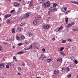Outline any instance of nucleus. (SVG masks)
<instances>
[{
  "label": "nucleus",
  "mask_w": 78,
  "mask_h": 78,
  "mask_svg": "<svg viewBox=\"0 0 78 78\" xmlns=\"http://www.w3.org/2000/svg\"><path fill=\"white\" fill-rule=\"evenodd\" d=\"M50 5H51V3L49 1H48L46 3H44L42 5L43 6H44V8H47L49 6H50Z\"/></svg>",
  "instance_id": "1"
},
{
  "label": "nucleus",
  "mask_w": 78,
  "mask_h": 78,
  "mask_svg": "<svg viewBox=\"0 0 78 78\" xmlns=\"http://www.w3.org/2000/svg\"><path fill=\"white\" fill-rule=\"evenodd\" d=\"M30 15H31V14L29 12L26 13V14H24L23 16L24 19H25V18L28 17L29 16H30Z\"/></svg>",
  "instance_id": "2"
},
{
  "label": "nucleus",
  "mask_w": 78,
  "mask_h": 78,
  "mask_svg": "<svg viewBox=\"0 0 78 78\" xmlns=\"http://www.w3.org/2000/svg\"><path fill=\"white\" fill-rule=\"evenodd\" d=\"M48 9L50 11H52V12H53L56 11V8L54 7H50Z\"/></svg>",
  "instance_id": "3"
},
{
  "label": "nucleus",
  "mask_w": 78,
  "mask_h": 78,
  "mask_svg": "<svg viewBox=\"0 0 78 78\" xmlns=\"http://www.w3.org/2000/svg\"><path fill=\"white\" fill-rule=\"evenodd\" d=\"M75 24V23L74 22H72L71 23L67 25V26L66 27V28H69V27H70L72 25H73V24Z\"/></svg>",
  "instance_id": "4"
},
{
  "label": "nucleus",
  "mask_w": 78,
  "mask_h": 78,
  "mask_svg": "<svg viewBox=\"0 0 78 78\" xmlns=\"http://www.w3.org/2000/svg\"><path fill=\"white\" fill-rule=\"evenodd\" d=\"M36 45V43H33L30 45L29 49H31L33 47H34Z\"/></svg>",
  "instance_id": "5"
},
{
  "label": "nucleus",
  "mask_w": 78,
  "mask_h": 78,
  "mask_svg": "<svg viewBox=\"0 0 78 78\" xmlns=\"http://www.w3.org/2000/svg\"><path fill=\"white\" fill-rule=\"evenodd\" d=\"M42 26L43 27V28L46 29H48V28H49V27H50V26H49L46 25H42Z\"/></svg>",
  "instance_id": "6"
},
{
  "label": "nucleus",
  "mask_w": 78,
  "mask_h": 78,
  "mask_svg": "<svg viewBox=\"0 0 78 78\" xmlns=\"http://www.w3.org/2000/svg\"><path fill=\"white\" fill-rule=\"evenodd\" d=\"M63 28L61 26L60 28H57L55 29V31L57 32H58V31H59L60 30H62Z\"/></svg>",
  "instance_id": "7"
},
{
  "label": "nucleus",
  "mask_w": 78,
  "mask_h": 78,
  "mask_svg": "<svg viewBox=\"0 0 78 78\" xmlns=\"http://www.w3.org/2000/svg\"><path fill=\"white\" fill-rule=\"evenodd\" d=\"M26 35L27 36H28V37H31L33 36V34L32 33L28 32L26 34Z\"/></svg>",
  "instance_id": "8"
},
{
  "label": "nucleus",
  "mask_w": 78,
  "mask_h": 78,
  "mask_svg": "<svg viewBox=\"0 0 78 78\" xmlns=\"http://www.w3.org/2000/svg\"><path fill=\"white\" fill-rule=\"evenodd\" d=\"M52 59L51 58H49L48 59H47L44 61L45 62H50L51 60H52Z\"/></svg>",
  "instance_id": "9"
},
{
  "label": "nucleus",
  "mask_w": 78,
  "mask_h": 78,
  "mask_svg": "<svg viewBox=\"0 0 78 78\" xmlns=\"http://www.w3.org/2000/svg\"><path fill=\"white\" fill-rule=\"evenodd\" d=\"M58 73H59V71H54V74H55V75H54L53 76H58L57 75H58Z\"/></svg>",
  "instance_id": "10"
},
{
  "label": "nucleus",
  "mask_w": 78,
  "mask_h": 78,
  "mask_svg": "<svg viewBox=\"0 0 78 78\" xmlns=\"http://www.w3.org/2000/svg\"><path fill=\"white\" fill-rule=\"evenodd\" d=\"M67 8H62L61 9V10L62 12H66Z\"/></svg>",
  "instance_id": "11"
},
{
  "label": "nucleus",
  "mask_w": 78,
  "mask_h": 78,
  "mask_svg": "<svg viewBox=\"0 0 78 78\" xmlns=\"http://www.w3.org/2000/svg\"><path fill=\"white\" fill-rule=\"evenodd\" d=\"M22 11V9L21 8H19L17 12V14H20V12Z\"/></svg>",
  "instance_id": "12"
},
{
  "label": "nucleus",
  "mask_w": 78,
  "mask_h": 78,
  "mask_svg": "<svg viewBox=\"0 0 78 78\" xmlns=\"http://www.w3.org/2000/svg\"><path fill=\"white\" fill-rule=\"evenodd\" d=\"M33 0H31L30 3L29 4V6L31 7L33 6Z\"/></svg>",
  "instance_id": "13"
},
{
  "label": "nucleus",
  "mask_w": 78,
  "mask_h": 78,
  "mask_svg": "<svg viewBox=\"0 0 78 78\" xmlns=\"http://www.w3.org/2000/svg\"><path fill=\"white\" fill-rule=\"evenodd\" d=\"M57 61H59V62H62V58H58L57 60Z\"/></svg>",
  "instance_id": "14"
},
{
  "label": "nucleus",
  "mask_w": 78,
  "mask_h": 78,
  "mask_svg": "<svg viewBox=\"0 0 78 78\" xmlns=\"http://www.w3.org/2000/svg\"><path fill=\"white\" fill-rule=\"evenodd\" d=\"M65 21L66 22V23L67 24V22H69V18H68L66 17L65 18Z\"/></svg>",
  "instance_id": "15"
},
{
  "label": "nucleus",
  "mask_w": 78,
  "mask_h": 78,
  "mask_svg": "<svg viewBox=\"0 0 78 78\" xmlns=\"http://www.w3.org/2000/svg\"><path fill=\"white\" fill-rule=\"evenodd\" d=\"M23 53H24V52L23 51H20L17 53V55H19V54H23Z\"/></svg>",
  "instance_id": "16"
},
{
  "label": "nucleus",
  "mask_w": 78,
  "mask_h": 78,
  "mask_svg": "<svg viewBox=\"0 0 78 78\" xmlns=\"http://www.w3.org/2000/svg\"><path fill=\"white\" fill-rule=\"evenodd\" d=\"M41 16L40 15L38 16L37 20H41Z\"/></svg>",
  "instance_id": "17"
},
{
  "label": "nucleus",
  "mask_w": 78,
  "mask_h": 78,
  "mask_svg": "<svg viewBox=\"0 0 78 78\" xmlns=\"http://www.w3.org/2000/svg\"><path fill=\"white\" fill-rule=\"evenodd\" d=\"M33 23L34 25H36L37 23V21H36V20H35L33 21Z\"/></svg>",
  "instance_id": "18"
},
{
  "label": "nucleus",
  "mask_w": 78,
  "mask_h": 78,
  "mask_svg": "<svg viewBox=\"0 0 78 78\" xmlns=\"http://www.w3.org/2000/svg\"><path fill=\"white\" fill-rule=\"evenodd\" d=\"M4 67V65L3 63H2L1 64H0V67L1 68H3Z\"/></svg>",
  "instance_id": "19"
},
{
  "label": "nucleus",
  "mask_w": 78,
  "mask_h": 78,
  "mask_svg": "<svg viewBox=\"0 0 78 78\" xmlns=\"http://www.w3.org/2000/svg\"><path fill=\"white\" fill-rule=\"evenodd\" d=\"M17 30H18V32H21V28L20 27H18L17 28Z\"/></svg>",
  "instance_id": "20"
},
{
  "label": "nucleus",
  "mask_w": 78,
  "mask_h": 78,
  "mask_svg": "<svg viewBox=\"0 0 78 78\" xmlns=\"http://www.w3.org/2000/svg\"><path fill=\"white\" fill-rule=\"evenodd\" d=\"M14 5L16 6H19V3L17 2H15L14 3Z\"/></svg>",
  "instance_id": "21"
},
{
  "label": "nucleus",
  "mask_w": 78,
  "mask_h": 78,
  "mask_svg": "<svg viewBox=\"0 0 78 78\" xmlns=\"http://www.w3.org/2000/svg\"><path fill=\"white\" fill-rule=\"evenodd\" d=\"M75 57H72L71 58V59L73 61H74V60H75Z\"/></svg>",
  "instance_id": "22"
},
{
  "label": "nucleus",
  "mask_w": 78,
  "mask_h": 78,
  "mask_svg": "<svg viewBox=\"0 0 78 78\" xmlns=\"http://www.w3.org/2000/svg\"><path fill=\"white\" fill-rule=\"evenodd\" d=\"M64 48L63 47H62L59 50V51H62L64 49Z\"/></svg>",
  "instance_id": "23"
},
{
  "label": "nucleus",
  "mask_w": 78,
  "mask_h": 78,
  "mask_svg": "<svg viewBox=\"0 0 78 78\" xmlns=\"http://www.w3.org/2000/svg\"><path fill=\"white\" fill-rule=\"evenodd\" d=\"M16 38L17 39V40H20V38H19V37L17 35L16 36Z\"/></svg>",
  "instance_id": "24"
},
{
  "label": "nucleus",
  "mask_w": 78,
  "mask_h": 78,
  "mask_svg": "<svg viewBox=\"0 0 78 78\" xmlns=\"http://www.w3.org/2000/svg\"><path fill=\"white\" fill-rule=\"evenodd\" d=\"M26 23H22L20 24L21 26H23L24 25H25Z\"/></svg>",
  "instance_id": "25"
},
{
  "label": "nucleus",
  "mask_w": 78,
  "mask_h": 78,
  "mask_svg": "<svg viewBox=\"0 0 78 78\" xmlns=\"http://www.w3.org/2000/svg\"><path fill=\"white\" fill-rule=\"evenodd\" d=\"M16 31V30H15V29L13 28L12 29V33H14Z\"/></svg>",
  "instance_id": "26"
},
{
  "label": "nucleus",
  "mask_w": 78,
  "mask_h": 78,
  "mask_svg": "<svg viewBox=\"0 0 78 78\" xmlns=\"http://www.w3.org/2000/svg\"><path fill=\"white\" fill-rule=\"evenodd\" d=\"M72 3H76V4H77V5H78V2H72Z\"/></svg>",
  "instance_id": "27"
},
{
  "label": "nucleus",
  "mask_w": 78,
  "mask_h": 78,
  "mask_svg": "<svg viewBox=\"0 0 78 78\" xmlns=\"http://www.w3.org/2000/svg\"><path fill=\"white\" fill-rule=\"evenodd\" d=\"M0 51L2 52L3 51V50L2 49V47H1V46H0Z\"/></svg>",
  "instance_id": "28"
},
{
  "label": "nucleus",
  "mask_w": 78,
  "mask_h": 78,
  "mask_svg": "<svg viewBox=\"0 0 78 78\" xmlns=\"http://www.w3.org/2000/svg\"><path fill=\"white\" fill-rule=\"evenodd\" d=\"M60 54H61V55H62L63 56L65 55V54H64V53H63V52H60Z\"/></svg>",
  "instance_id": "29"
},
{
  "label": "nucleus",
  "mask_w": 78,
  "mask_h": 78,
  "mask_svg": "<svg viewBox=\"0 0 78 78\" xmlns=\"http://www.w3.org/2000/svg\"><path fill=\"white\" fill-rule=\"evenodd\" d=\"M69 70H70V69L69 68H67L65 69V70H66V71H69Z\"/></svg>",
  "instance_id": "30"
},
{
  "label": "nucleus",
  "mask_w": 78,
  "mask_h": 78,
  "mask_svg": "<svg viewBox=\"0 0 78 78\" xmlns=\"http://www.w3.org/2000/svg\"><path fill=\"white\" fill-rule=\"evenodd\" d=\"M6 15L7 16V17H11V14H6Z\"/></svg>",
  "instance_id": "31"
},
{
  "label": "nucleus",
  "mask_w": 78,
  "mask_h": 78,
  "mask_svg": "<svg viewBox=\"0 0 78 78\" xmlns=\"http://www.w3.org/2000/svg\"><path fill=\"white\" fill-rule=\"evenodd\" d=\"M7 23H10V21L9 20V19H8L7 20Z\"/></svg>",
  "instance_id": "32"
},
{
  "label": "nucleus",
  "mask_w": 78,
  "mask_h": 78,
  "mask_svg": "<svg viewBox=\"0 0 78 78\" xmlns=\"http://www.w3.org/2000/svg\"><path fill=\"white\" fill-rule=\"evenodd\" d=\"M21 39L23 40L24 39H25V37L23 35H22Z\"/></svg>",
  "instance_id": "33"
},
{
  "label": "nucleus",
  "mask_w": 78,
  "mask_h": 78,
  "mask_svg": "<svg viewBox=\"0 0 78 78\" xmlns=\"http://www.w3.org/2000/svg\"><path fill=\"white\" fill-rule=\"evenodd\" d=\"M7 18H8V17L7 15H5L4 16V19H7Z\"/></svg>",
  "instance_id": "34"
},
{
  "label": "nucleus",
  "mask_w": 78,
  "mask_h": 78,
  "mask_svg": "<svg viewBox=\"0 0 78 78\" xmlns=\"http://www.w3.org/2000/svg\"><path fill=\"white\" fill-rule=\"evenodd\" d=\"M28 44V41H25V42H24V44L26 45V44Z\"/></svg>",
  "instance_id": "35"
},
{
  "label": "nucleus",
  "mask_w": 78,
  "mask_h": 78,
  "mask_svg": "<svg viewBox=\"0 0 78 78\" xmlns=\"http://www.w3.org/2000/svg\"><path fill=\"white\" fill-rule=\"evenodd\" d=\"M18 70L19 71H20V70H21V68H20V67L19 66L18 67Z\"/></svg>",
  "instance_id": "36"
},
{
  "label": "nucleus",
  "mask_w": 78,
  "mask_h": 78,
  "mask_svg": "<svg viewBox=\"0 0 78 78\" xmlns=\"http://www.w3.org/2000/svg\"><path fill=\"white\" fill-rule=\"evenodd\" d=\"M3 44H5V45H8V43H5V42H3Z\"/></svg>",
  "instance_id": "37"
},
{
  "label": "nucleus",
  "mask_w": 78,
  "mask_h": 78,
  "mask_svg": "<svg viewBox=\"0 0 78 78\" xmlns=\"http://www.w3.org/2000/svg\"><path fill=\"white\" fill-rule=\"evenodd\" d=\"M62 43H66V41L65 40H64L62 41Z\"/></svg>",
  "instance_id": "38"
},
{
  "label": "nucleus",
  "mask_w": 78,
  "mask_h": 78,
  "mask_svg": "<svg viewBox=\"0 0 78 78\" xmlns=\"http://www.w3.org/2000/svg\"><path fill=\"white\" fill-rule=\"evenodd\" d=\"M58 5L57 4H56L55 3H54L53 5V6L54 7H56V6H57Z\"/></svg>",
  "instance_id": "39"
},
{
  "label": "nucleus",
  "mask_w": 78,
  "mask_h": 78,
  "mask_svg": "<svg viewBox=\"0 0 78 78\" xmlns=\"http://www.w3.org/2000/svg\"><path fill=\"white\" fill-rule=\"evenodd\" d=\"M74 62L76 63V64H78V62H77V60H75L74 61Z\"/></svg>",
  "instance_id": "40"
},
{
  "label": "nucleus",
  "mask_w": 78,
  "mask_h": 78,
  "mask_svg": "<svg viewBox=\"0 0 78 78\" xmlns=\"http://www.w3.org/2000/svg\"><path fill=\"white\" fill-rule=\"evenodd\" d=\"M19 46H20V45H22V43H20L18 44Z\"/></svg>",
  "instance_id": "41"
},
{
  "label": "nucleus",
  "mask_w": 78,
  "mask_h": 78,
  "mask_svg": "<svg viewBox=\"0 0 78 78\" xmlns=\"http://www.w3.org/2000/svg\"><path fill=\"white\" fill-rule=\"evenodd\" d=\"M71 74H69L67 75V76L68 78H70V77H71Z\"/></svg>",
  "instance_id": "42"
},
{
  "label": "nucleus",
  "mask_w": 78,
  "mask_h": 78,
  "mask_svg": "<svg viewBox=\"0 0 78 78\" xmlns=\"http://www.w3.org/2000/svg\"><path fill=\"white\" fill-rule=\"evenodd\" d=\"M6 67L7 69H9V65H6Z\"/></svg>",
  "instance_id": "43"
},
{
  "label": "nucleus",
  "mask_w": 78,
  "mask_h": 78,
  "mask_svg": "<svg viewBox=\"0 0 78 78\" xmlns=\"http://www.w3.org/2000/svg\"><path fill=\"white\" fill-rule=\"evenodd\" d=\"M14 11V10H12V11L10 12V13L11 14L12 13V12H13Z\"/></svg>",
  "instance_id": "44"
},
{
  "label": "nucleus",
  "mask_w": 78,
  "mask_h": 78,
  "mask_svg": "<svg viewBox=\"0 0 78 78\" xmlns=\"http://www.w3.org/2000/svg\"><path fill=\"white\" fill-rule=\"evenodd\" d=\"M72 30H73V31H76V28H73L72 29Z\"/></svg>",
  "instance_id": "45"
},
{
  "label": "nucleus",
  "mask_w": 78,
  "mask_h": 78,
  "mask_svg": "<svg viewBox=\"0 0 78 78\" xmlns=\"http://www.w3.org/2000/svg\"><path fill=\"white\" fill-rule=\"evenodd\" d=\"M42 51H43L44 52V51H45V48H43L42 49Z\"/></svg>",
  "instance_id": "46"
},
{
  "label": "nucleus",
  "mask_w": 78,
  "mask_h": 78,
  "mask_svg": "<svg viewBox=\"0 0 78 78\" xmlns=\"http://www.w3.org/2000/svg\"><path fill=\"white\" fill-rule=\"evenodd\" d=\"M44 61V58H43V57H41V61Z\"/></svg>",
  "instance_id": "47"
},
{
  "label": "nucleus",
  "mask_w": 78,
  "mask_h": 78,
  "mask_svg": "<svg viewBox=\"0 0 78 78\" xmlns=\"http://www.w3.org/2000/svg\"><path fill=\"white\" fill-rule=\"evenodd\" d=\"M8 65L9 66H11V63L9 62L8 63Z\"/></svg>",
  "instance_id": "48"
},
{
  "label": "nucleus",
  "mask_w": 78,
  "mask_h": 78,
  "mask_svg": "<svg viewBox=\"0 0 78 78\" xmlns=\"http://www.w3.org/2000/svg\"><path fill=\"white\" fill-rule=\"evenodd\" d=\"M41 58H43V56H44V54H42L41 55Z\"/></svg>",
  "instance_id": "49"
},
{
  "label": "nucleus",
  "mask_w": 78,
  "mask_h": 78,
  "mask_svg": "<svg viewBox=\"0 0 78 78\" xmlns=\"http://www.w3.org/2000/svg\"><path fill=\"white\" fill-rule=\"evenodd\" d=\"M68 41L69 42H70L71 41V39H68Z\"/></svg>",
  "instance_id": "50"
},
{
  "label": "nucleus",
  "mask_w": 78,
  "mask_h": 78,
  "mask_svg": "<svg viewBox=\"0 0 78 78\" xmlns=\"http://www.w3.org/2000/svg\"><path fill=\"white\" fill-rule=\"evenodd\" d=\"M41 58H42V57H39V58H38L39 60H41Z\"/></svg>",
  "instance_id": "51"
},
{
  "label": "nucleus",
  "mask_w": 78,
  "mask_h": 78,
  "mask_svg": "<svg viewBox=\"0 0 78 78\" xmlns=\"http://www.w3.org/2000/svg\"><path fill=\"white\" fill-rule=\"evenodd\" d=\"M13 58V59H16V57L14 56Z\"/></svg>",
  "instance_id": "52"
},
{
  "label": "nucleus",
  "mask_w": 78,
  "mask_h": 78,
  "mask_svg": "<svg viewBox=\"0 0 78 78\" xmlns=\"http://www.w3.org/2000/svg\"><path fill=\"white\" fill-rule=\"evenodd\" d=\"M9 41H11V42H12V40L11 39H9Z\"/></svg>",
  "instance_id": "53"
},
{
  "label": "nucleus",
  "mask_w": 78,
  "mask_h": 78,
  "mask_svg": "<svg viewBox=\"0 0 78 78\" xmlns=\"http://www.w3.org/2000/svg\"><path fill=\"white\" fill-rule=\"evenodd\" d=\"M22 65L23 66H25V63L24 62L23 63Z\"/></svg>",
  "instance_id": "54"
},
{
  "label": "nucleus",
  "mask_w": 78,
  "mask_h": 78,
  "mask_svg": "<svg viewBox=\"0 0 78 78\" xmlns=\"http://www.w3.org/2000/svg\"><path fill=\"white\" fill-rule=\"evenodd\" d=\"M76 31L78 32V28H76Z\"/></svg>",
  "instance_id": "55"
},
{
  "label": "nucleus",
  "mask_w": 78,
  "mask_h": 78,
  "mask_svg": "<svg viewBox=\"0 0 78 78\" xmlns=\"http://www.w3.org/2000/svg\"><path fill=\"white\" fill-rule=\"evenodd\" d=\"M69 13V12H67L65 13V14H68Z\"/></svg>",
  "instance_id": "56"
},
{
  "label": "nucleus",
  "mask_w": 78,
  "mask_h": 78,
  "mask_svg": "<svg viewBox=\"0 0 78 78\" xmlns=\"http://www.w3.org/2000/svg\"><path fill=\"white\" fill-rule=\"evenodd\" d=\"M52 39L53 40V41H55V38H52Z\"/></svg>",
  "instance_id": "57"
},
{
  "label": "nucleus",
  "mask_w": 78,
  "mask_h": 78,
  "mask_svg": "<svg viewBox=\"0 0 78 78\" xmlns=\"http://www.w3.org/2000/svg\"><path fill=\"white\" fill-rule=\"evenodd\" d=\"M18 75H21V73H18Z\"/></svg>",
  "instance_id": "58"
},
{
  "label": "nucleus",
  "mask_w": 78,
  "mask_h": 78,
  "mask_svg": "<svg viewBox=\"0 0 78 78\" xmlns=\"http://www.w3.org/2000/svg\"><path fill=\"white\" fill-rule=\"evenodd\" d=\"M43 58H46V56L45 55H44V57H43Z\"/></svg>",
  "instance_id": "59"
},
{
  "label": "nucleus",
  "mask_w": 78,
  "mask_h": 78,
  "mask_svg": "<svg viewBox=\"0 0 78 78\" xmlns=\"http://www.w3.org/2000/svg\"><path fill=\"white\" fill-rule=\"evenodd\" d=\"M25 50H28V48H24Z\"/></svg>",
  "instance_id": "60"
},
{
  "label": "nucleus",
  "mask_w": 78,
  "mask_h": 78,
  "mask_svg": "<svg viewBox=\"0 0 78 78\" xmlns=\"http://www.w3.org/2000/svg\"><path fill=\"white\" fill-rule=\"evenodd\" d=\"M11 1V0H8V1H7V2H10Z\"/></svg>",
  "instance_id": "61"
},
{
  "label": "nucleus",
  "mask_w": 78,
  "mask_h": 78,
  "mask_svg": "<svg viewBox=\"0 0 78 78\" xmlns=\"http://www.w3.org/2000/svg\"><path fill=\"white\" fill-rule=\"evenodd\" d=\"M13 48L15 49V46H13Z\"/></svg>",
  "instance_id": "62"
},
{
  "label": "nucleus",
  "mask_w": 78,
  "mask_h": 78,
  "mask_svg": "<svg viewBox=\"0 0 78 78\" xmlns=\"http://www.w3.org/2000/svg\"><path fill=\"white\" fill-rule=\"evenodd\" d=\"M6 41H9V40L8 39H7L6 40Z\"/></svg>",
  "instance_id": "63"
},
{
  "label": "nucleus",
  "mask_w": 78,
  "mask_h": 78,
  "mask_svg": "<svg viewBox=\"0 0 78 78\" xmlns=\"http://www.w3.org/2000/svg\"><path fill=\"white\" fill-rule=\"evenodd\" d=\"M76 78H78V75H77Z\"/></svg>",
  "instance_id": "64"
}]
</instances>
